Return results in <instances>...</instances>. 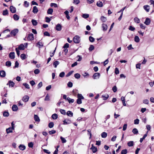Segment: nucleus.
I'll return each instance as SVG.
<instances>
[{"instance_id": "nucleus-1", "label": "nucleus", "mask_w": 154, "mask_h": 154, "mask_svg": "<svg viewBox=\"0 0 154 154\" xmlns=\"http://www.w3.org/2000/svg\"><path fill=\"white\" fill-rule=\"evenodd\" d=\"M84 99V97L81 94H78V104L82 103V100Z\"/></svg>"}, {"instance_id": "nucleus-2", "label": "nucleus", "mask_w": 154, "mask_h": 154, "mask_svg": "<svg viewBox=\"0 0 154 154\" xmlns=\"http://www.w3.org/2000/svg\"><path fill=\"white\" fill-rule=\"evenodd\" d=\"M18 32V29H15L13 30H12L11 32V36H14L16 35L17 34Z\"/></svg>"}, {"instance_id": "nucleus-3", "label": "nucleus", "mask_w": 154, "mask_h": 154, "mask_svg": "<svg viewBox=\"0 0 154 154\" xmlns=\"http://www.w3.org/2000/svg\"><path fill=\"white\" fill-rule=\"evenodd\" d=\"M100 73H96L93 74L92 77L94 79H98L100 78Z\"/></svg>"}, {"instance_id": "nucleus-4", "label": "nucleus", "mask_w": 154, "mask_h": 154, "mask_svg": "<svg viewBox=\"0 0 154 154\" xmlns=\"http://www.w3.org/2000/svg\"><path fill=\"white\" fill-rule=\"evenodd\" d=\"M10 10L11 12L13 13H16V10L15 7L13 6H11L10 7Z\"/></svg>"}, {"instance_id": "nucleus-5", "label": "nucleus", "mask_w": 154, "mask_h": 154, "mask_svg": "<svg viewBox=\"0 0 154 154\" xmlns=\"http://www.w3.org/2000/svg\"><path fill=\"white\" fill-rule=\"evenodd\" d=\"M27 39L31 41L34 39L33 35L32 33H30L27 36Z\"/></svg>"}, {"instance_id": "nucleus-6", "label": "nucleus", "mask_w": 154, "mask_h": 154, "mask_svg": "<svg viewBox=\"0 0 154 154\" xmlns=\"http://www.w3.org/2000/svg\"><path fill=\"white\" fill-rule=\"evenodd\" d=\"M29 99V97L28 95H25L22 98V100L25 102H27Z\"/></svg>"}, {"instance_id": "nucleus-7", "label": "nucleus", "mask_w": 154, "mask_h": 154, "mask_svg": "<svg viewBox=\"0 0 154 154\" xmlns=\"http://www.w3.org/2000/svg\"><path fill=\"white\" fill-rule=\"evenodd\" d=\"M14 83L13 81L10 80L8 81V83L7 84V85H8L9 87H13L14 86Z\"/></svg>"}, {"instance_id": "nucleus-8", "label": "nucleus", "mask_w": 154, "mask_h": 154, "mask_svg": "<svg viewBox=\"0 0 154 154\" xmlns=\"http://www.w3.org/2000/svg\"><path fill=\"white\" fill-rule=\"evenodd\" d=\"M151 22V20L149 18H146V20L144 22V23L146 25H149Z\"/></svg>"}, {"instance_id": "nucleus-9", "label": "nucleus", "mask_w": 154, "mask_h": 154, "mask_svg": "<svg viewBox=\"0 0 154 154\" xmlns=\"http://www.w3.org/2000/svg\"><path fill=\"white\" fill-rule=\"evenodd\" d=\"M9 57L11 59H13L15 58V53L14 52L10 53L9 55Z\"/></svg>"}, {"instance_id": "nucleus-10", "label": "nucleus", "mask_w": 154, "mask_h": 154, "mask_svg": "<svg viewBox=\"0 0 154 154\" xmlns=\"http://www.w3.org/2000/svg\"><path fill=\"white\" fill-rule=\"evenodd\" d=\"M91 149L93 153H95L97 151V148L94 146L93 144L92 145V146L91 148Z\"/></svg>"}, {"instance_id": "nucleus-11", "label": "nucleus", "mask_w": 154, "mask_h": 154, "mask_svg": "<svg viewBox=\"0 0 154 154\" xmlns=\"http://www.w3.org/2000/svg\"><path fill=\"white\" fill-rule=\"evenodd\" d=\"M6 73L5 72L4 70L0 71V76L2 77H4L5 76Z\"/></svg>"}, {"instance_id": "nucleus-12", "label": "nucleus", "mask_w": 154, "mask_h": 154, "mask_svg": "<svg viewBox=\"0 0 154 154\" xmlns=\"http://www.w3.org/2000/svg\"><path fill=\"white\" fill-rule=\"evenodd\" d=\"M12 109L13 111H16L18 109V107L17 105H13L12 106Z\"/></svg>"}, {"instance_id": "nucleus-13", "label": "nucleus", "mask_w": 154, "mask_h": 154, "mask_svg": "<svg viewBox=\"0 0 154 154\" xmlns=\"http://www.w3.org/2000/svg\"><path fill=\"white\" fill-rule=\"evenodd\" d=\"M143 8L145 10L146 12H148L149 11L150 7L149 5H145L143 6Z\"/></svg>"}, {"instance_id": "nucleus-14", "label": "nucleus", "mask_w": 154, "mask_h": 154, "mask_svg": "<svg viewBox=\"0 0 154 154\" xmlns=\"http://www.w3.org/2000/svg\"><path fill=\"white\" fill-rule=\"evenodd\" d=\"M36 46L38 47L39 48H40L41 47L43 46V45L42 42H39L36 43Z\"/></svg>"}, {"instance_id": "nucleus-15", "label": "nucleus", "mask_w": 154, "mask_h": 154, "mask_svg": "<svg viewBox=\"0 0 154 154\" xmlns=\"http://www.w3.org/2000/svg\"><path fill=\"white\" fill-rule=\"evenodd\" d=\"M102 27L103 29V31H106L107 29V25L106 24H105L104 23H103L102 24Z\"/></svg>"}, {"instance_id": "nucleus-16", "label": "nucleus", "mask_w": 154, "mask_h": 154, "mask_svg": "<svg viewBox=\"0 0 154 154\" xmlns=\"http://www.w3.org/2000/svg\"><path fill=\"white\" fill-rule=\"evenodd\" d=\"M14 20L15 21H17L19 19V17L17 14H15L13 16Z\"/></svg>"}, {"instance_id": "nucleus-17", "label": "nucleus", "mask_w": 154, "mask_h": 154, "mask_svg": "<svg viewBox=\"0 0 154 154\" xmlns=\"http://www.w3.org/2000/svg\"><path fill=\"white\" fill-rule=\"evenodd\" d=\"M56 29L57 31H60L61 29V26L60 24H57L56 27Z\"/></svg>"}, {"instance_id": "nucleus-18", "label": "nucleus", "mask_w": 154, "mask_h": 154, "mask_svg": "<svg viewBox=\"0 0 154 154\" xmlns=\"http://www.w3.org/2000/svg\"><path fill=\"white\" fill-rule=\"evenodd\" d=\"M25 46L23 44H21L18 47V49L20 50H24L25 49Z\"/></svg>"}, {"instance_id": "nucleus-19", "label": "nucleus", "mask_w": 154, "mask_h": 154, "mask_svg": "<svg viewBox=\"0 0 154 154\" xmlns=\"http://www.w3.org/2000/svg\"><path fill=\"white\" fill-rule=\"evenodd\" d=\"M38 11V10L37 8L35 6L33 7L32 12L34 14L37 13Z\"/></svg>"}, {"instance_id": "nucleus-20", "label": "nucleus", "mask_w": 154, "mask_h": 154, "mask_svg": "<svg viewBox=\"0 0 154 154\" xmlns=\"http://www.w3.org/2000/svg\"><path fill=\"white\" fill-rule=\"evenodd\" d=\"M96 5L98 7H102L103 5V3L102 2L100 1L97 2V3Z\"/></svg>"}, {"instance_id": "nucleus-21", "label": "nucleus", "mask_w": 154, "mask_h": 154, "mask_svg": "<svg viewBox=\"0 0 154 154\" xmlns=\"http://www.w3.org/2000/svg\"><path fill=\"white\" fill-rule=\"evenodd\" d=\"M34 119L35 122H39L40 121V119L38 116L36 115H34Z\"/></svg>"}, {"instance_id": "nucleus-22", "label": "nucleus", "mask_w": 154, "mask_h": 154, "mask_svg": "<svg viewBox=\"0 0 154 154\" xmlns=\"http://www.w3.org/2000/svg\"><path fill=\"white\" fill-rule=\"evenodd\" d=\"M19 148L21 150H23L25 149L26 148V146L20 144L19 146Z\"/></svg>"}, {"instance_id": "nucleus-23", "label": "nucleus", "mask_w": 154, "mask_h": 154, "mask_svg": "<svg viewBox=\"0 0 154 154\" xmlns=\"http://www.w3.org/2000/svg\"><path fill=\"white\" fill-rule=\"evenodd\" d=\"M134 22L137 23H139L140 22V19L137 17H135L134 18Z\"/></svg>"}, {"instance_id": "nucleus-24", "label": "nucleus", "mask_w": 154, "mask_h": 154, "mask_svg": "<svg viewBox=\"0 0 154 154\" xmlns=\"http://www.w3.org/2000/svg\"><path fill=\"white\" fill-rule=\"evenodd\" d=\"M101 135L102 138H105L107 136V134L105 132H103L101 133Z\"/></svg>"}, {"instance_id": "nucleus-25", "label": "nucleus", "mask_w": 154, "mask_h": 154, "mask_svg": "<svg viewBox=\"0 0 154 154\" xmlns=\"http://www.w3.org/2000/svg\"><path fill=\"white\" fill-rule=\"evenodd\" d=\"M67 100L68 101L69 103H73L74 101V99H71L69 97L67 98Z\"/></svg>"}, {"instance_id": "nucleus-26", "label": "nucleus", "mask_w": 154, "mask_h": 154, "mask_svg": "<svg viewBox=\"0 0 154 154\" xmlns=\"http://www.w3.org/2000/svg\"><path fill=\"white\" fill-rule=\"evenodd\" d=\"M51 117L53 119H56L58 118V115L55 113L52 115Z\"/></svg>"}, {"instance_id": "nucleus-27", "label": "nucleus", "mask_w": 154, "mask_h": 154, "mask_svg": "<svg viewBox=\"0 0 154 154\" xmlns=\"http://www.w3.org/2000/svg\"><path fill=\"white\" fill-rule=\"evenodd\" d=\"M13 129L11 128V127H10L6 129V131L7 133H9L12 132Z\"/></svg>"}, {"instance_id": "nucleus-28", "label": "nucleus", "mask_w": 154, "mask_h": 154, "mask_svg": "<svg viewBox=\"0 0 154 154\" xmlns=\"http://www.w3.org/2000/svg\"><path fill=\"white\" fill-rule=\"evenodd\" d=\"M100 19L101 21L103 22H106L107 20L106 17L103 16H101Z\"/></svg>"}, {"instance_id": "nucleus-29", "label": "nucleus", "mask_w": 154, "mask_h": 154, "mask_svg": "<svg viewBox=\"0 0 154 154\" xmlns=\"http://www.w3.org/2000/svg\"><path fill=\"white\" fill-rule=\"evenodd\" d=\"M127 144L129 147L132 146L134 145V142L133 141H130L128 142Z\"/></svg>"}, {"instance_id": "nucleus-30", "label": "nucleus", "mask_w": 154, "mask_h": 154, "mask_svg": "<svg viewBox=\"0 0 154 154\" xmlns=\"http://www.w3.org/2000/svg\"><path fill=\"white\" fill-rule=\"evenodd\" d=\"M53 12V9L52 8H49L48 9L47 11V13L48 14H51Z\"/></svg>"}, {"instance_id": "nucleus-31", "label": "nucleus", "mask_w": 154, "mask_h": 154, "mask_svg": "<svg viewBox=\"0 0 154 154\" xmlns=\"http://www.w3.org/2000/svg\"><path fill=\"white\" fill-rule=\"evenodd\" d=\"M66 115L72 117L73 116V113L71 111H69L67 112Z\"/></svg>"}, {"instance_id": "nucleus-32", "label": "nucleus", "mask_w": 154, "mask_h": 154, "mask_svg": "<svg viewBox=\"0 0 154 154\" xmlns=\"http://www.w3.org/2000/svg\"><path fill=\"white\" fill-rule=\"evenodd\" d=\"M140 38L138 36H135L134 37V41L136 42H138L140 41Z\"/></svg>"}, {"instance_id": "nucleus-33", "label": "nucleus", "mask_w": 154, "mask_h": 154, "mask_svg": "<svg viewBox=\"0 0 154 154\" xmlns=\"http://www.w3.org/2000/svg\"><path fill=\"white\" fill-rule=\"evenodd\" d=\"M147 134H145L144 135L143 137L142 138H141L140 139V143H142L143 140L145 139V138L147 137Z\"/></svg>"}, {"instance_id": "nucleus-34", "label": "nucleus", "mask_w": 154, "mask_h": 154, "mask_svg": "<svg viewBox=\"0 0 154 154\" xmlns=\"http://www.w3.org/2000/svg\"><path fill=\"white\" fill-rule=\"evenodd\" d=\"M132 132L134 134H138V132L137 129L136 128H134L132 130Z\"/></svg>"}, {"instance_id": "nucleus-35", "label": "nucleus", "mask_w": 154, "mask_h": 154, "mask_svg": "<svg viewBox=\"0 0 154 154\" xmlns=\"http://www.w3.org/2000/svg\"><path fill=\"white\" fill-rule=\"evenodd\" d=\"M8 11L7 9L4 10L3 11L2 14L3 15L5 16L8 14Z\"/></svg>"}, {"instance_id": "nucleus-36", "label": "nucleus", "mask_w": 154, "mask_h": 154, "mask_svg": "<svg viewBox=\"0 0 154 154\" xmlns=\"http://www.w3.org/2000/svg\"><path fill=\"white\" fill-rule=\"evenodd\" d=\"M59 62L58 61H55L53 63V65L54 66L55 68H56L57 66L59 64Z\"/></svg>"}, {"instance_id": "nucleus-37", "label": "nucleus", "mask_w": 154, "mask_h": 154, "mask_svg": "<svg viewBox=\"0 0 154 154\" xmlns=\"http://www.w3.org/2000/svg\"><path fill=\"white\" fill-rule=\"evenodd\" d=\"M94 46L93 45H91L89 48L88 50L90 51H91L94 49Z\"/></svg>"}, {"instance_id": "nucleus-38", "label": "nucleus", "mask_w": 154, "mask_h": 154, "mask_svg": "<svg viewBox=\"0 0 154 154\" xmlns=\"http://www.w3.org/2000/svg\"><path fill=\"white\" fill-rule=\"evenodd\" d=\"M32 23L33 26H36L37 24V22L36 20L34 19H32Z\"/></svg>"}, {"instance_id": "nucleus-39", "label": "nucleus", "mask_w": 154, "mask_h": 154, "mask_svg": "<svg viewBox=\"0 0 154 154\" xmlns=\"http://www.w3.org/2000/svg\"><path fill=\"white\" fill-rule=\"evenodd\" d=\"M63 124L64 125H66L70 123V121L69 120H65L63 121Z\"/></svg>"}, {"instance_id": "nucleus-40", "label": "nucleus", "mask_w": 154, "mask_h": 154, "mask_svg": "<svg viewBox=\"0 0 154 154\" xmlns=\"http://www.w3.org/2000/svg\"><path fill=\"white\" fill-rule=\"evenodd\" d=\"M20 57L22 60H24L26 58V55L23 54H22L20 55Z\"/></svg>"}, {"instance_id": "nucleus-41", "label": "nucleus", "mask_w": 154, "mask_h": 154, "mask_svg": "<svg viewBox=\"0 0 154 154\" xmlns=\"http://www.w3.org/2000/svg\"><path fill=\"white\" fill-rule=\"evenodd\" d=\"M89 41L91 42H93L94 41V38L91 36L89 37Z\"/></svg>"}, {"instance_id": "nucleus-42", "label": "nucleus", "mask_w": 154, "mask_h": 154, "mask_svg": "<svg viewBox=\"0 0 154 154\" xmlns=\"http://www.w3.org/2000/svg\"><path fill=\"white\" fill-rule=\"evenodd\" d=\"M5 65L6 66L10 67L11 65V63L9 61H8L6 62Z\"/></svg>"}, {"instance_id": "nucleus-43", "label": "nucleus", "mask_w": 154, "mask_h": 154, "mask_svg": "<svg viewBox=\"0 0 154 154\" xmlns=\"http://www.w3.org/2000/svg\"><path fill=\"white\" fill-rule=\"evenodd\" d=\"M3 116L5 117H8L9 115V113L8 112L5 111L3 113Z\"/></svg>"}, {"instance_id": "nucleus-44", "label": "nucleus", "mask_w": 154, "mask_h": 154, "mask_svg": "<svg viewBox=\"0 0 154 154\" xmlns=\"http://www.w3.org/2000/svg\"><path fill=\"white\" fill-rule=\"evenodd\" d=\"M89 17V15L88 14H85L82 15V17L85 19L88 18Z\"/></svg>"}, {"instance_id": "nucleus-45", "label": "nucleus", "mask_w": 154, "mask_h": 154, "mask_svg": "<svg viewBox=\"0 0 154 154\" xmlns=\"http://www.w3.org/2000/svg\"><path fill=\"white\" fill-rule=\"evenodd\" d=\"M102 97H104V98L103 99V100H107L108 98L109 97V95L108 94H106L105 95H103L102 96Z\"/></svg>"}, {"instance_id": "nucleus-46", "label": "nucleus", "mask_w": 154, "mask_h": 154, "mask_svg": "<svg viewBox=\"0 0 154 154\" xmlns=\"http://www.w3.org/2000/svg\"><path fill=\"white\" fill-rule=\"evenodd\" d=\"M50 100V97L48 94H47L45 99V101H49Z\"/></svg>"}, {"instance_id": "nucleus-47", "label": "nucleus", "mask_w": 154, "mask_h": 154, "mask_svg": "<svg viewBox=\"0 0 154 154\" xmlns=\"http://www.w3.org/2000/svg\"><path fill=\"white\" fill-rule=\"evenodd\" d=\"M127 153V150L126 149L122 150L121 152V154H126Z\"/></svg>"}, {"instance_id": "nucleus-48", "label": "nucleus", "mask_w": 154, "mask_h": 154, "mask_svg": "<svg viewBox=\"0 0 154 154\" xmlns=\"http://www.w3.org/2000/svg\"><path fill=\"white\" fill-rule=\"evenodd\" d=\"M74 71H71L68 72L66 75V77H68L70 76L71 74H72Z\"/></svg>"}, {"instance_id": "nucleus-49", "label": "nucleus", "mask_w": 154, "mask_h": 154, "mask_svg": "<svg viewBox=\"0 0 154 154\" xmlns=\"http://www.w3.org/2000/svg\"><path fill=\"white\" fill-rule=\"evenodd\" d=\"M54 126V123L52 122H50L48 124V127L50 128H53Z\"/></svg>"}, {"instance_id": "nucleus-50", "label": "nucleus", "mask_w": 154, "mask_h": 154, "mask_svg": "<svg viewBox=\"0 0 154 154\" xmlns=\"http://www.w3.org/2000/svg\"><path fill=\"white\" fill-rule=\"evenodd\" d=\"M113 92L115 93L117 91V88L116 86H114L112 89Z\"/></svg>"}, {"instance_id": "nucleus-51", "label": "nucleus", "mask_w": 154, "mask_h": 154, "mask_svg": "<svg viewBox=\"0 0 154 154\" xmlns=\"http://www.w3.org/2000/svg\"><path fill=\"white\" fill-rule=\"evenodd\" d=\"M23 85L27 89H29V85L26 83H23Z\"/></svg>"}, {"instance_id": "nucleus-52", "label": "nucleus", "mask_w": 154, "mask_h": 154, "mask_svg": "<svg viewBox=\"0 0 154 154\" xmlns=\"http://www.w3.org/2000/svg\"><path fill=\"white\" fill-rule=\"evenodd\" d=\"M60 138L62 141V143H65L66 142V141L65 138L63 137H60Z\"/></svg>"}, {"instance_id": "nucleus-53", "label": "nucleus", "mask_w": 154, "mask_h": 154, "mask_svg": "<svg viewBox=\"0 0 154 154\" xmlns=\"http://www.w3.org/2000/svg\"><path fill=\"white\" fill-rule=\"evenodd\" d=\"M134 124L136 125L138 124L139 122V119H137L134 120Z\"/></svg>"}, {"instance_id": "nucleus-54", "label": "nucleus", "mask_w": 154, "mask_h": 154, "mask_svg": "<svg viewBox=\"0 0 154 154\" xmlns=\"http://www.w3.org/2000/svg\"><path fill=\"white\" fill-rule=\"evenodd\" d=\"M73 42L75 43H77V36H75L73 38Z\"/></svg>"}, {"instance_id": "nucleus-55", "label": "nucleus", "mask_w": 154, "mask_h": 154, "mask_svg": "<svg viewBox=\"0 0 154 154\" xmlns=\"http://www.w3.org/2000/svg\"><path fill=\"white\" fill-rule=\"evenodd\" d=\"M42 86V82H40L38 85L37 86L38 89L40 88Z\"/></svg>"}, {"instance_id": "nucleus-56", "label": "nucleus", "mask_w": 154, "mask_h": 154, "mask_svg": "<svg viewBox=\"0 0 154 154\" xmlns=\"http://www.w3.org/2000/svg\"><path fill=\"white\" fill-rule=\"evenodd\" d=\"M60 113L63 114L65 115L66 114V111L65 110L61 109L60 110Z\"/></svg>"}, {"instance_id": "nucleus-57", "label": "nucleus", "mask_w": 154, "mask_h": 154, "mask_svg": "<svg viewBox=\"0 0 154 154\" xmlns=\"http://www.w3.org/2000/svg\"><path fill=\"white\" fill-rule=\"evenodd\" d=\"M56 131L55 130H52L51 131H49V134L51 135L52 134H54L56 133Z\"/></svg>"}, {"instance_id": "nucleus-58", "label": "nucleus", "mask_w": 154, "mask_h": 154, "mask_svg": "<svg viewBox=\"0 0 154 154\" xmlns=\"http://www.w3.org/2000/svg\"><path fill=\"white\" fill-rule=\"evenodd\" d=\"M28 146L30 148H32L33 146V143L32 142H30L28 144Z\"/></svg>"}, {"instance_id": "nucleus-59", "label": "nucleus", "mask_w": 154, "mask_h": 154, "mask_svg": "<svg viewBox=\"0 0 154 154\" xmlns=\"http://www.w3.org/2000/svg\"><path fill=\"white\" fill-rule=\"evenodd\" d=\"M67 86L69 88H71L72 86V82H69L67 84Z\"/></svg>"}, {"instance_id": "nucleus-60", "label": "nucleus", "mask_w": 154, "mask_h": 154, "mask_svg": "<svg viewBox=\"0 0 154 154\" xmlns=\"http://www.w3.org/2000/svg\"><path fill=\"white\" fill-rule=\"evenodd\" d=\"M34 73L35 74H38L40 72L39 70L38 69H35L34 71Z\"/></svg>"}, {"instance_id": "nucleus-61", "label": "nucleus", "mask_w": 154, "mask_h": 154, "mask_svg": "<svg viewBox=\"0 0 154 154\" xmlns=\"http://www.w3.org/2000/svg\"><path fill=\"white\" fill-rule=\"evenodd\" d=\"M140 27L142 29H145L146 26L145 25H144L142 23H140Z\"/></svg>"}, {"instance_id": "nucleus-62", "label": "nucleus", "mask_w": 154, "mask_h": 154, "mask_svg": "<svg viewBox=\"0 0 154 154\" xmlns=\"http://www.w3.org/2000/svg\"><path fill=\"white\" fill-rule=\"evenodd\" d=\"M51 7H54L57 8V5L56 3H51L50 5Z\"/></svg>"}, {"instance_id": "nucleus-63", "label": "nucleus", "mask_w": 154, "mask_h": 154, "mask_svg": "<svg viewBox=\"0 0 154 154\" xmlns=\"http://www.w3.org/2000/svg\"><path fill=\"white\" fill-rule=\"evenodd\" d=\"M65 75V73L64 72H62L60 73L59 74V76L60 77H63Z\"/></svg>"}, {"instance_id": "nucleus-64", "label": "nucleus", "mask_w": 154, "mask_h": 154, "mask_svg": "<svg viewBox=\"0 0 154 154\" xmlns=\"http://www.w3.org/2000/svg\"><path fill=\"white\" fill-rule=\"evenodd\" d=\"M143 102L145 104H148L149 103V100L147 99H145L143 100Z\"/></svg>"}]
</instances>
